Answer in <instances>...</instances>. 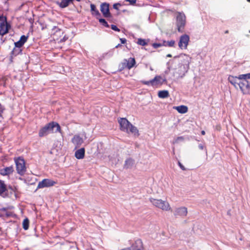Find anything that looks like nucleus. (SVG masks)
I'll return each mask as SVG.
<instances>
[{
	"label": "nucleus",
	"mask_w": 250,
	"mask_h": 250,
	"mask_svg": "<svg viewBox=\"0 0 250 250\" xmlns=\"http://www.w3.org/2000/svg\"><path fill=\"white\" fill-rule=\"evenodd\" d=\"M205 133H205V131L204 130H202V131H201V134H202V135H205Z\"/></svg>",
	"instance_id": "37998d69"
},
{
	"label": "nucleus",
	"mask_w": 250,
	"mask_h": 250,
	"mask_svg": "<svg viewBox=\"0 0 250 250\" xmlns=\"http://www.w3.org/2000/svg\"><path fill=\"white\" fill-rule=\"evenodd\" d=\"M239 87L244 94H250V82L240 79Z\"/></svg>",
	"instance_id": "423d86ee"
},
{
	"label": "nucleus",
	"mask_w": 250,
	"mask_h": 250,
	"mask_svg": "<svg viewBox=\"0 0 250 250\" xmlns=\"http://www.w3.org/2000/svg\"><path fill=\"white\" fill-rule=\"evenodd\" d=\"M225 33L226 34L228 33H229L228 30L226 31L225 32Z\"/></svg>",
	"instance_id": "a18cd8bd"
},
{
	"label": "nucleus",
	"mask_w": 250,
	"mask_h": 250,
	"mask_svg": "<svg viewBox=\"0 0 250 250\" xmlns=\"http://www.w3.org/2000/svg\"><path fill=\"white\" fill-rule=\"evenodd\" d=\"M132 250H144L142 241L138 239L130 247Z\"/></svg>",
	"instance_id": "ddd939ff"
},
{
	"label": "nucleus",
	"mask_w": 250,
	"mask_h": 250,
	"mask_svg": "<svg viewBox=\"0 0 250 250\" xmlns=\"http://www.w3.org/2000/svg\"><path fill=\"white\" fill-rule=\"evenodd\" d=\"M72 142L75 146V148L79 147L83 143V141L79 135H75L72 139Z\"/></svg>",
	"instance_id": "4468645a"
},
{
	"label": "nucleus",
	"mask_w": 250,
	"mask_h": 250,
	"mask_svg": "<svg viewBox=\"0 0 250 250\" xmlns=\"http://www.w3.org/2000/svg\"><path fill=\"white\" fill-rule=\"evenodd\" d=\"M238 78L239 79H243L246 81H248V79H250V73L240 75L238 76Z\"/></svg>",
	"instance_id": "bb28decb"
},
{
	"label": "nucleus",
	"mask_w": 250,
	"mask_h": 250,
	"mask_svg": "<svg viewBox=\"0 0 250 250\" xmlns=\"http://www.w3.org/2000/svg\"><path fill=\"white\" fill-rule=\"evenodd\" d=\"M176 22L177 30L179 32H184L185 26L186 24V16L183 13L177 12Z\"/></svg>",
	"instance_id": "39448f33"
},
{
	"label": "nucleus",
	"mask_w": 250,
	"mask_h": 250,
	"mask_svg": "<svg viewBox=\"0 0 250 250\" xmlns=\"http://www.w3.org/2000/svg\"><path fill=\"white\" fill-rule=\"evenodd\" d=\"M120 128L127 133H131L134 136H139V133L136 127L132 125L125 118H120L118 120Z\"/></svg>",
	"instance_id": "f03ea898"
},
{
	"label": "nucleus",
	"mask_w": 250,
	"mask_h": 250,
	"mask_svg": "<svg viewBox=\"0 0 250 250\" xmlns=\"http://www.w3.org/2000/svg\"><path fill=\"white\" fill-rule=\"evenodd\" d=\"M126 62L123 63V68H126L128 69H130L132 68L136 63V61L134 58H130L128 61L126 60Z\"/></svg>",
	"instance_id": "2eb2a0df"
},
{
	"label": "nucleus",
	"mask_w": 250,
	"mask_h": 250,
	"mask_svg": "<svg viewBox=\"0 0 250 250\" xmlns=\"http://www.w3.org/2000/svg\"><path fill=\"white\" fill-rule=\"evenodd\" d=\"M57 182L49 179H44L40 182L38 185V188H42L45 187H50L54 186Z\"/></svg>",
	"instance_id": "1a4fd4ad"
},
{
	"label": "nucleus",
	"mask_w": 250,
	"mask_h": 250,
	"mask_svg": "<svg viewBox=\"0 0 250 250\" xmlns=\"http://www.w3.org/2000/svg\"><path fill=\"white\" fill-rule=\"evenodd\" d=\"M175 44V42L174 40H171L170 41L163 42V46H168V47H174Z\"/></svg>",
	"instance_id": "b1692460"
},
{
	"label": "nucleus",
	"mask_w": 250,
	"mask_h": 250,
	"mask_svg": "<svg viewBox=\"0 0 250 250\" xmlns=\"http://www.w3.org/2000/svg\"><path fill=\"white\" fill-rule=\"evenodd\" d=\"M23 45V44L20 41L15 42V46L17 48H21Z\"/></svg>",
	"instance_id": "2f4dec72"
},
{
	"label": "nucleus",
	"mask_w": 250,
	"mask_h": 250,
	"mask_svg": "<svg viewBox=\"0 0 250 250\" xmlns=\"http://www.w3.org/2000/svg\"><path fill=\"white\" fill-rule=\"evenodd\" d=\"M14 171L13 166L6 167L0 170V174L2 176L9 175Z\"/></svg>",
	"instance_id": "dca6fc26"
},
{
	"label": "nucleus",
	"mask_w": 250,
	"mask_h": 250,
	"mask_svg": "<svg viewBox=\"0 0 250 250\" xmlns=\"http://www.w3.org/2000/svg\"><path fill=\"white\" fill-rule=\"evenodd\" d=\"M178 165L182 170H186V168L184 167V166L180 162H178Z\"/></svg>",
	"instance_id": "58836bf2"
},
{
	"label": "nucleus",
	"mask_w": 250,
	"mask_h": 250,
	"mask_svg": "<svg viewBox=\"0 0 250 250\" xmlns=\"http://www.w3.org/2000/svg\"><path fill=\"white\" fill-rule=\"evenodd\" d=\"M85 155V149L83 147L78 149L75 153V156L78 159H83Z\"/></svg>",
	"instance_id": "a211bd4d"
},
{
	"label": "nucleus",
	"mask_w": 250,
	"mask_h": 250,
	"mask_svg": "<svg viewBox=\"0 0 250 250\" xmlns=\"http://www.w3.org/2000/svg\"><path fill=\"white\" fill-rule=\"evenodd\" d=\"M29 221L27 218H25L22 222V227L24 230H27L29 228Z\"/></svg>",
	"instance_id": "393cba45"
},
{
	"label": "nucleus",
	"mask_w": 250,
	"mask_h": 250,
	"mask_svg": "<svg viewBox=\"0 0 250 250\" xmlns=\"http://www.w3.org/2000/svg\"><path fill=\"white\" fill-rule=\"evenodd\" d=\"M188 214L187 208L186 207H180L177 208L174 213L175 216L185 217Z\"/></svg>",
	"instance_id": "f8f14e48"
},
{
	"label": "nucleus",
	"mask_w": 250,
	"mask_h": 250,
	"mask_svg": "<svg viewBox=\"0 0 250 250\" xmlns=\"http://www.w3.org/2000/svg\"><path fill=\"white\" fill-rule=\"evenodd\" d=\"M134 164V161L132 159H128L125 161L124 167L125 168H130Z\"/></svg>",
	"instance_id": "5701e85b"
},
{
	"label": "nucleus",
	"mask_w": 250,
	"mask_h": 250,
	"mask_svg": "<svg viewBox=\"0 0 250 250\" xmlns=\"http://www.w3.org/2000/svg\"><path fill=\"white\" fill-rule=\"evenodd\" d=\"M61 128L59 124L55 122H51L45 126L42 127L39 132V136L40 137H43L49 134L56 132H61Z\"/></svg>",
	"instance_id": "f257e3e1"
},
{
	"label": "nucleus",
	"mask_w": 250,
	"mask_h": 250,
	"mask_svg": "<svg viewBox=\"0 0 250 250\" xmlns=\"http://www.w3.org/2000/svg\"><path fill=\"white\" fill-rule=\"evenodd\" d=\"M152 46L154 48H157L158 47L162 46L163 43H152Z\"/></svg>",
	"instance_id": "473e14b6"
},
{
	"label": "nucleus",
	"mask_w": 250,
	"mask_h": 250,
	"mask_svg": "<svg viewBox=\"0 0 250 250\" xmlns=\"http://www.w3.org/2000/svg\"><path fill=\"white\" fill-rule=\"evenodd\" d=\"M6 190V187L4 182L0 181V195L3 197H7V195L5 193Z\"/></svg>",
	"instance_id": "aec40b11"
},
{
	"label": "nucleus",
	"mask_w": 250,
	"mask_h": 250,
	"mask_svg": "<svg viewBox=\"0 0 250 250\" xmlns=\"http://www.w3.org/2000/svg\"><path fill=\"white\" fill-rule=\"evenodd\" d=\"M122 46V45H121V44H117V45L115 46V48H118V47H120V46Z\"/></svg>",
	"instance_id": "79ce46f5"
},
{
	"label": "nucleus",
	"mask_w": 250,
	"mask_h": 250,
	"mask_svg": "<svg viewBox=\"0 0 250 250\" xmlns=\"http://www.w3.org/2000/svg\"><path fill=\"white\" fill-rule=\"evenodd\" d=\"M247 0V1L250 2V0Z\"/></svg>",
	"instance_id": "de8ad7c7"
},
{
	"label": "nucleus",
	"mask_w": 250,
	"mask_h": 250,
	"mask_svg": "<svg viewBox=\"0 0 250 250\" xmlns=\"http://www.w3.org/2000/svg\"><path fill=\"white\" fill-rule=\"evenodd\" d=\"M158 96L160 98L164 99L168 98L169 96V94L167 90H164L159 91L158 93Z\"/></svg>",
	"instance_id": "4be33fe9"
},
{
	"label": "nucleus",
	"mask_w": 250,
	"mask_h": 250,
	"mask_svg": "<svg viewBox=\"0 0 250 250\" xmlns=\"http://www.w3.org/2000/svg\"><path fill=\"white\" fill-rule=\"evenodd\" d=\"M141 83L143 84L146 85L148 86L151 85V86H153V84L152 83V80H151L148 81H141Z\"/></svg>",
	"instance_id": "c756f323"
},
{
	"label": "nucleus",
	"mask_w": 250,
	"mask_h": 250,
	"mask_svg": "<svg viewBox=\"0 0 250 250\" xmlns=\"http://www.w3.org/2000/svg\"><path fill=\"white\" fill-rule=\"evenodd\" d=\"M151 203L156 207L165 211H172L169 204L161 199H150Z\"/></svg>",
	"instance_id": "20e7f679"
},
{
	"label": "nucleus",
	"mask_w": 250,
	"mask_h": 250,
	"mask_svg": "<svg viewBox=\"0 0 250 250\" xmlns=\"http://www.w3.org/2000/svg\"><path fill=\"white\" fill-rule=\"evenodd\" d=\"M189 41V37L188 35L185 34L181 36L178 42L179 47L181 49H187Z\"/></svg>",
	"instance_id": "9d476101"
},
{
	"label": "nucleus",
	"mask_w": 250,
	"mask_h": 250,
	"mask_svg": "<svg viewBox=\"0 0 250 250\" xmlns=\"http://www.w3.org/2000/svg\"><path fill=\"white\" fill-rule=\"evenodd\" d=\"M152 80L153 86L158 87L162 85L166 80L159 75H156Z\"/></svg>",
	"instance_id": "9b49d317"
},
{
	"label": "nucleus",
	"mask_w": 250,
	"mask_h": 250,
	"mask_svg": "<svg viewBox=\"0 0 250 250\" xmlns=\"http://www.w3.org/2000/svg\"><path fill=\"white\" fill-rule=\"evenodd\" d=\"M4 107L0 104V117L2 116V113L4 110Z\"/></svg>",
	"instance_id": "c9c22d12"
},
{
	"label": "nucleus",
	"mask_w": 250,
	"mask_h": 250,
	"mask_svg": "<svg viewBox=\"0 0 250 250\" xmlns=\"http://www.w3.org/2000/svg\"><path fill=\"white\" fill-rule=\"evenodd\" d=\"M125 1L126 2H129L131 5H134L136 2L137 0H125Z\"/></svg>",
	"instance_id": "e433bc0d"
},
{
	"label": "nucleus",
	"mask_w": 250,
	"mask_h": 250,
	"mask_svg": "<svg viewBox=\"0 0 250 250\" xmlns=\"http://www.w3.org/2000/svg\"><path fill=\"white\" fill-rule=\"evenodd\" d=\"M100 10L104 18L111 17V14L109 11V4L106 2L102 3L100 5Z\"/></svg>",
	"instance_id": "6e6552de"
},
{
	"label": "nucleus",
	"mask_w": 250,
	"mask_h": 250,
	"mask_svg": "<svg viewBox=\"0 0 250 250\" xmlns=\"http://www.w3.org/2000/svg\"><path fill=\"white\" fill-rule=\"evenodd\" d=\"M178 139H183V138L182 137H178Z\"/></svg>",
	"instance_id": "49530a36"
},
{
	"label": "nucleus",
	"mask_w": 250,
	"mask_h": 250,
	"mask_svg": "<svg viewBox=\"0 0 250 250\" xmlns=\"http://www.w3.org/2000/svg\"><path fill=\"white\" fill-rule=\"evenodd\" d=\"M137 43L142 46H145L147 44V42L145 39H138Z\"/></svg>",
	"instance_id": "cd10ccee"
},
{
	"label": "nucleus",
	"mask_w": 250,
	"mask_h": 250,
	"mask_svg": "<svg viewBox=\"0 0 250 250\" xmlns=\"http://www.w3.org/2000/svg\"><path fill=\"white\" fill-rule=\"evenodd\" d=\"M198 146L199 148L201 150H203L204 148V146L202 144H200Z\"/></svg>",
	"instance_id": "ea45409f"
},
{
	"label": "nucleus",
	"mask_w": 250,
	"mask_h": 250,
	"mask_svg": "<svg viewBox=\"0 0 250 250\" xmlns=\"http://www.w3.org/2000/svg\"><path fill=\"white\" fill-rule=\"evenodd\" d=\"M98 19H99V22L103 25H104V26H105L106 27H109V24H108V23L106 22V21L104 19H101V18L99 19L98 18Z\"/></svg>",
	"instance_id": "c85d7f7f"
},
{
	"label": "nucleus",
	"mask_w": 250,
	"mask_h": 250,
	"mask_svg": "<svg viewBox=\"0 0 250 250\" xmlns=\"http://www.w3.org/2000/svg\"><path fill=\"white\" fill-rule=\"evenodd\" d=\"M27 39L28 36L22 35L19 41L24 44L27 42Z\"/></svg>",
	"instance_id": "7c9ffc66"
},
{
	"label": "nucleus",
	"mask_w": 250,
	"mask_h": 250,
	"mask_svg": "<svg viewBox=\"0 0 250 250\" xmlns=\"http://www.w3.org/2000/svg\"><path fill=\"white\" fill-rule=\"evenodd\" d=\"M121 250H132L131 248H126V249H122Z\"/></svg>",
	"instance_id": "a19ab883"
},
{
	"label": "nucleus",
	"mask_w": 250,
	"mask_h": 250,
	"mask_svg": "<svg viewBox=\"0 0 250 250\" xmlns=\"http://www.w3.org/2000/svg\"><path fill=\"white\" fill-rule=\"evenodd\" d=\"M90 8L92 14L97 16V19H98V17H100L101 14L98 10L96 8V6L94 4H91Z\"/></svg>",
	"instance_id": "412c9836"
},
{
	"label": "nucleus",
	"mask_w": 250,
	"mask_h": 250,
	"mask_svg": "<svg viewBox=\"0 0 250 250\" xmlns=\"http://www.w3.org/2000/svg\"><path fill=\"white\" fill-rule=\"evenodd\" d=\"M167 57H169V58H170L172 57V55L170 54H168L167 55Z\"/></svg>",
	"instance_id": "c03bdc74"
},
{
	"label": "nucleus",
	"mask_w": 250,
	"mask_h": 250,
	"mask_svg": "<svg viewBox=\"0 0 250 250\" xmlns=\"http://www.w3.org/2000/svg\"><path fill=\"white\" fill-rule=\"evenodd\" d=\"M174 109H175L179 113L181 114H184L188 112V108L186 105H180L173 107Z\"/></svg>",
	"instance_id": "6ab92c4d"
},
{
	"label": "nucleus",
	"mask_w": 250,
	"mask_h": 250,
	"mask_svg": "<svg viewBox=\"0 0 250 250\" xmlns=\"http://www.w3.org/2000/svg\"><path fill=\"white\" fill-rule=\"evenodd\" d=\"M120 40L122 44H125L126 42V40L125 38H120Z\"/></svg>",
	"instance_id": "4c0bfd02"
},
{
	"label": "nucleus",
	"mask_w": 250,
	"mask_h": 250,
	"mask_svg": "<svg viewBox=\"0 0 250 250\" xmlns=\"http://www.w3.org/2000/svg\"><path fill=\"white\" fill-rule=\"evenodd\" d=\"M10 25L7 23L6 19L0 17V35L3 36L8 33Z\"/></svg>",
	"instance_id": "0eeeda50"
},
{
	"label": "nucleus",
	"mask_w": 250,
	"mask_h": 250,
	"mask_svg": "<svg viewBox=\"0 0 250 250\" xmlns=\"http://www.w3.org/2000/svg\"><path fill=\"white\" fill-rule=\"evenodd\" d=\"M14 161L16 164V170L17 173L21 175H23L26 171L25 162L22 157H15Z\"/></svg>",
	"instance_id": "7ed1b4c3"
},
{
	"label": "nucleus",
	"mask_w": 250,
	"mask_h": 250,
	"mask_svg": "<svg viewBox=\"0 0 250 250\" xmlns=\"http://www.w3.org/2000/svg\"><path fill=\"white\" fill-rule=\"evenodd\" d=\"M22 51V50L20 48H17L15 46L14 49H13L11 54L12 55L17 56L21 53Z\"/></svg>",
	"instance_id": "a878e982"
},
{
	"label": "nucleus",
	"mask_w": 250,
	"mask_h": 250,
	"mask_svg": "<svg viewBox=\"0 0 250 250\" xmlns=\"http://www.w3.org/2000/svg\"><path fill=\"white\" fill-rule=\"evenodd\" d=\"M121 4L120 3H116L113 5V7L114 9H115L117 10H119V6H121Z\"/></svg>",
	"instance_id": "72a5a7b5"
},
{
	"label": "nucleus",
	"mask_w": 250,
	"mask_h": 250,
	"mask_svg": "<svg viewBox=\"0 0 250 250\" xmlns=\"http://www.w3.org/2000/svg\"><path fill=\"white\" fill-rule=\"evenodd\" d=\"M111 28L115 31L119 32L120 31V30L116 25L113 24L111 25Z\"/></svg>",
	"instance_id": "f704fd0d"
},
{
	"label": "nucleus",
	"mask_w": 250,
	"mask_h": 250,
	"mask_svg": "<svg viewBox=\"0 0 250 250\" xmlns=\"http://www.w3.org/2000/svg\"><path fill=\"white\" fill-rule=\"evenodd\" d=\"M228 80L235 87L237 88V86H239L240 79L238 78V77L229 76L228 78Z\"/></svg>",
	"instance_id": "f3484780"
}]
</instances>
